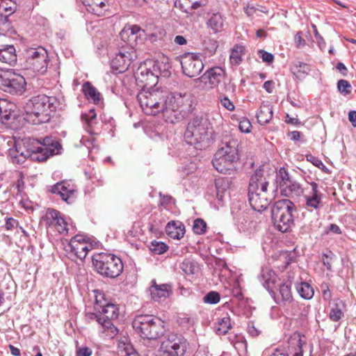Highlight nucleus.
Listing matches in <instances>:
<instances>
[{
  "mask_svg": "<svg viewBox=\"0 0 356 356\" xmlns=\"http://www.w3.org/2000/svg\"><path fill=\"white\" fill-rule=\"evenodd\" d=\"M291 284L290 282H284L279 284L278 293H270L274 300L279 305H286L293 300L292 293L291 291Z\"/></svg>",
  "mask_w": 356,
  "mask_h": 356,
  "instance_id": "nucleus-26",
  "label": "nucleus"
},
{
  "mask_svg": "<svg viewBox=\"0 0 356 356\" xmlns=\"http://www.w3.org/2000/svg\"><path fill=\"white\" fill-rule=\"evenodd\" d=\"M8 26L9 24L6 15L0 14V34H3L8 29Z\"/></svg>",
  "mask_w": 356,
  "mask_h": 356,
  "instance_id": "nucleus-58",
  "label": "nucleus"
},
{
  "mask_svg": "<svg viewBox=\"0 0 356 356\" xmlns=\"http://www.w3.org/2000/svg\"><path fill=\"white\" fill-rule=\"evenodd\" d=\"M220 102L221 103V105L228 111H232L234 110L235 107L234 104L227 97L220 95Z\"/></svg>",
  "mask_w": 356,
  "mask_h": 356,
  "instance_id": "nucleus-53",
  "label": "nucleus"
},
{
  "mask_svg": "<svg viewBox=\"0 0 356 356\" xmlns=\"http://www.w3.org/2000/svg\"><path fill=\"white\" fill-rule=\"evenodd\" d=\"M207 24L213 33L220 32L225 24V17L220 13H212L209 15Z\"/></svg>",
  "mask_w": 356,
  "mask_h": 356,
  "instance_id": "nucleus-29",
  "label": "nucleus"
},
{
  "mask_svg": "<svg viewBox=\"0 0 356 356\" xmlns=\"http://www.w3.org/2000/svg\"><path fill=\"white\" fill-rule=\"evenodd\" d=\"M168 235L173 239H180L185 234V227L181 222L171 221L165 227Z\"/></svg>",
  "mask_w": 356,
  "mask_h": 356,
  "instance_id": "nucleus-30",
  "label": "nucleus"
},
{
  "mask_svg": "<svg viewBox=\"0 0 356 356\" xmlns=\"http://www.w3.org/2000/svg\"><path fill=\"white\" fill-rule=\"evenodd\" d=\"M49 191L53 194L58 195L63 201L70 204L74 199L76 190L74 185L63 181L51 186Z\"/></svg>",
  "mask_w": 356,
  "mask_h": 356,
  "instance_id": "nucleus-19",
  "label": "nucleus"
},
{
  "mask_svg": "<svg viewBox=\"0 0 356 356\" xmlns=\"http://www.w3.org/2000/svg\"><path fill=\"white\" fill-rule=\"evenodd\" d=\"M199 79L211 88L220 87L222 90L227 91L232 88V90H234L233 86H225V72L220 67L209 69Z\"/></svg>",
  "mask_w": 356,
  "mask_h": 356,
  "instance_id": "nucleus-13",
  "label": "nucleus"
},
{
  "mask_svg": "<svg viewBox=\"0 0 356 356\" xmlns=\"http://www.w3.org/2000/svg\"><path fill=\"white\" fill-rule=\"evenodd\" d=\"M343 302L339 298L333 300L332 303L330 304V311L329 313V318L333 322H338L343 317V312L342 308L343 307Z\"/></svg>",
  "mask_w": 356,
  "mask_h": 356,
  "instance_id": "nucleus-32",
  "label": "nucleus"
},
{
  "mask_svg": "<svg viewBox=\"0 0 356 356\" xmlns=\"http://www.w3.org/2000/svg\"><path fill=\"white\" fill-rule=\"evenodd\" d=\"M180 268L187 275H195L200 269L197 262L191 259H185L180 264Z\"/></svg>",
  "mask_w": 356,
  "mask_h": 356,
  "instance_id": "nucleus-36",
  "label": "nucleus"
},
{
  "mask_svg": "<svg viewBox=\"0 0 356 356\" xmlns=\"http://www.w3.org/2000/svg\"><path fill=\"white\" fill-rule=\"evenodd\" d=\"M168 246L163 242L154 241L149 245V250L156 254H161L165 252Z\"/></svg>",
  "mask_w": 356,
  "mask_h": 356,
  "instance_id": "nucleus-45",
  "label": "nucleus"
},
{
  "mask_svg": "<svg viewBox=\"0 0 356 356\" xmlns=\"http://www.w3.org/2000/svg\"><path fill=\"white\" fill-rule=\"evenodd\" d=\"M213 134L207 120L195 118L188 122L184 138L188 144L202 149L209 145L213 139Z\"/></svg>",
  "mask_w": 356,
  "mask_h": 356,
  "instance_id": "nucleus-4",
  "label": "nucleus"
},
{
  "mask_svg": "<svg viewBox=\"0 0 356 356\" xmlns=\"http://www.w3.org/2000/svg\"><path fill=\"white\" fill-rule=\"evenodd\" d=\"M92 350L87 346L77 347L76 350V356H91Z\"/></svg>",
  "mask_w": 356,
  "mask_h": 356,
  "instance_id": "nucleus-54",
  "label": "nucleus"
},
{
  "mask_svg": "<svg viewBox=\"0 0 356 356\" xmlns=\"http://www.w3.org/2000/svg\"><path fill=\"white\" fill-rule=\"evenodd\" d=\"M16 61L17 55L14 46H2V48L0 49V62L13 65Z\"/></svg>",
  "mask_w": 356,
  "mask_h": 356,
  "instance_id": "nucleus-31",
  "label": "nucleus"
},
{
  "mask_svg": "<svg viewBox=\"0 0 356 356\" xmlns=\"http://www.w3.org/2000/svg\"><path fill=\"white\" fill-rule=\"evenodd\" d=\"M238 145V140L234 136L226 135L223 137L212 160L213 165L218 172L227 174L232 170L240 159Z\"/></svg>",
  "mask_w": 356,
  "mask_h": 356,
  "instance_id": "nucleus-3",
  "label": "nucleus"
},
{
  "mask_svg": "<svg viewBox=\"0 0 356 356\" xmlns=\"http://www.w3.org/2000/svg\"><path fill=\"white\" fill-rule=\"evenodd\" d=\"M133 328L142 338L154 340L163 335L164 322L150 315H138L132 323Z\"/></svg>",
  "mask_w": 356,
  "mask_h": 356,
  "instance_id": "nucleus-6",
  "label": "nucleus"
},
{
  "mask_svg": "<svg viewBox=\"0 0 356 356\" xmlns=\"http://www.w3.org/2000/svg\"><path fill=\"white\" fill-rule=\"evenodd\" d=\"M273 118V106L270 104L263 103L257 113L258 122L261 124L268 123Z\"/></svg>",
  "mask_w": 356,
  "mask_h": 356,
  "instance_id": "nucleus-33",
  "label": "nucleus"
},
{
  "mask_svg": "<svg viewBox=\"0 0 356 356\" xmlns=\"http://www.w3.org/2000/svg\"><path fill=\"white\" fill-rule=\"evenodd\" d=\"M310 185L312 187V194L305 196V205L309 211L317 210L322 206V194L318 191V184L316 182H311Z\"/></svg>",
  "mask_w": 356,
  "mask_h": 356,
  "instance_id": "nucleus-25",
  "label": "nucleus"
},
{
  "mask_svg": "<svg viewBox=\"0 0 356 356\" xmlns=\"http://www.w3.org/2000/svg\"><path fill=\"white\" fill-rule=\"evenodd\" d=\"M291 179L289 172L284 168H281L277 173V182L279 184L280 188H282L284 183L289 182Z\"/></svg>",
  "mask_w": 356,
  "mask_h": 356,
  "instance_id": "nucleus-46",
  "label": "nucleus"
},
{
  "mask_svg": "<svg viewBox=\"0 0 356 356\" xmlns=\"http://www.w3.org/2000/svg\"><path fill=\"white\" fill-rule=\"evenodd\" d=\"M295 211L294 204L288 199L277 201L271 210L272 220L274 226L281 232H286L294 225L293 212Z\"/></svg>",
  "mask_w": 356,
  "mask_h": 356,
  "instance_id": "nucleus-7",
  "label": "nucleus"
},
{
  "mask_svg": "<svg viewBox=\"0 0 356 356\" xmlns=\"http://www.w3.org/2000/svg\"><path fill=\"white\" fill-rule=\"evenodd\" d=\"M348 119L353 127H356V111H351L349 112Z\"/></svg>",
  "mask_w": 356,
  "mask_h": 356,
  "instance_id": "nucleus-64",
  "label": "nucleus"
},
{
  "mask_svg": "<svg viewBox=\"0 0 356 356\" xmlns=\"http://www.w3.org/2000/svg\"><path fill=\"white\" fill-rule=\"evenodd\" d=\"M272 195L268 191H257L256 185L252 184L248 190L249 203L255 211L261 212L268 207L272 200Z\"/></svg>",
  "mask_w": 356,
  "mask_h": 356,
  "instance_id": "nucleus-15",
  "label": "nucleus"
},
{
  "mask_svg": "<svg viewBox=\"0 0 356 356\" xmlns=\"http://www.w3.org/2000/svg\"><path fill=\"white\" fill-rule=\"evenodd\" d=\"M231 327V319L226 315L218 319L215 329L217 334L224 335L228 332Z\"/></svg>",
  "mask_w": 356,
  "mask_h": 356,
  "instance_id": "nucleus-39",
  "label": "nucleus"
},
{
  "mask_svg": "<svg viewBox=\"0 0 356 356\" xmlns=\"http://www.w3.org/2000/svg\"><path fill=\"white\" fill-rule=\"evenodd\" d=\"M118 349L122 356H140L127 338L119 341Z\"/></svg>",
  "mask_w": 356,
  "mask_h": 356,
  "instance_id": "nucleus-37",
  "label": "nucleus"
},
{
  "mask_svg": "<svg viewBox=\"0 0 356 356\" xmlns=\"http://www.w3.org/2000/svg\"><path fill=\"white\" fill-rule=\"evenodd\" d=\"M81 120L88 124L90 129H92L97 123V115L95 110L92 108L88 113H83L81 115Z\"/></svg>",
  "mask_w": 356,
  "mask_h": 356,
  "instance_id": "nucleus-44",
  "label": "nucleus"
},
{
  "mask_svg": "<svg viewBox=\"0 0 356 356\" xmlns=\"http://www.w3.org/2000/svg\"><path fill=\"white\" fill-rule=\"evenodd\" d=\"M136 80L144 83L138 92L137 99L146 115L161 114L168 123H175L192 111L193 99L188 93H170L154 88H147V85L154 84L157 76L147 68H140Z\"/></svg>",
  "mask_w": 356,
  "mask_h": 356,
  "instance_id": "nucleus-1",
  "label": "nucleus"
},
{
  "mask_svg": "<svg viewBox=\"0 0 356 356\" xmlns=\"http://www.w3.org/2000/svg\"><path fill=\"white\" fill-rule=\"evenodd\" d=\"M17 225V221L13 218H7L5 224V227L7 230H11L13 229L15 226Z\"/></svg>",
  "mask_w": 356,
  "mask_h": 356,
  "instance_id": "nucleus-61",
  "label": "nucleus"
},
{
  "mask_svg": "<svg viewBox=\"0 0 356 356\" xmlns=\"http://www.w3.org/2000/svg\"><path fill=\"white\" fill-rule=\"evenodd\" d=\"M234 339H236V341H232V343L236 349H240L242 348H246V343L243 341L242 336H234Z\"/></svg>",
  "mask_w": 356,
  "mask_h": 356,
  "instance_id": "nucleus-56",
  "label": "nucleus"
},
{
  "mask_svg": "<svg viewBox=\"0 0 356 356\" xmlns=\"http://www.w3.org/2000/svg\"><path fill=\"white\" fill-rule=\"evenodd\" d=\"M196 165L194 163H190L179 170L181 177L185 178L186 177L192 175L196 170Z\"/></svg>",
  "mask_w": 356,
  "mask_h": 356,
  "instance_id": "nucleus-49",
  "label": "nucleus"
},
{
  "mask_svg": "<svg viewBox=\"0 0 356 356\" xmlns=\"http://www.w3.org/2000/svg\"><path fill=\"white\" fill-rule=\"evenodd\" d=\"M259 54L264 62L270 63L273 61L274 56L272 54L268 53L264 50H259Z\"/></svg>",
  "mask_w": 356,
  "mask_h": 356,
  "instance_id": "nucleus-57",
  "label": "nucleus"
},
{
  "mask_svg": "<svg viewBox=\"0 0 356 356\" xmlns=\"http://www.w3.org/2000/svg\"><path fill=\"white\" fill-rule=\"evenodd\" d=\"M181 65L183 73L191 78L198 76L204 69V64L200 56L192 53L181 56Z\"/></svg>",
  "mask_w": 356,
  "mask_h": 356,
  "instance_id": "nucleus-16",
  "label": "nucleus"
},
{
  "mask_svg": "<svg viewBox=\"0 0 356 356\" xmlns=\"http://www.w3.org/2000/svg\"><path fill=\"white\" fill-rule=\"evenodd\" d=\"M280 192L285 197H298L303 191L298 182L291 179L289 182H285V185L282 184Z\"/></svg>",
  "mask_w": 356,
  "mask_h": 356,
  "instance_id": "nucleus-28",
  "label": "nucleus"
},
{
  "mask_svg": "<svg viewBox=\"0 0 356 356\" xmlns=\"http://www.w3.org/2000/svg\"><path fill=\"white\" fill-rule=\"evenodd\" d=\"M207 223L201 218L194 220L193 230L197 234H203L206 232Z\"/></svg>",
  "mask_w": 356,
  "mask_h": 356,
  "instance_id": "nucleus-48",
  "label": "nucleus"
},
{
  "mask_svg": "<svg viewBox=\"0 0 356 356\" xmlns=\"http://www.w3.org/2000/svg\"><path fill=\"white\" fill-rule=\"evenodd\" d=\"M337 88L341 93L348 95L351 92L352 87L348 81L341 79L337 83Z\"/></svg>",
  "mask_w": 356,
  "mask_h": 356,
  "instance_id": "nucleus-50",
  "label": "nucleus"
},
{
  "mask_svg": "<svg viewBox=\"0 0 356 356\" xmlns=\"http://www.w3.org/2000/svg\"><path fill=\"white\" fill-rule=\"evenodd\" d=\"M238 127L242 132L248 133L250 131L251 124L248 120H243L240 122Z\"/></svg>",
  "mask_w": 356,
  "mask_h": 356,
  "instance_id": "nucleus-60",
  "label": "nucleus"
},
{
  "mask_svg": "<svg viewBox=\"0 0 356 356\" xmlns=\"http://www.w3.org/2000/svg\"><path fill=\"white\" fill-rule=\"evenodd\" d=\"M296 290L300 296L307 300L311 299L314 294L312 286L307 282H300L296 285Z\"/></svg>",
  "mask_w": 356,
  "mask_h": 356,
  "instance_id": "nucleus-41",
  "label": "nucleus"
},
{
  "mask_svg": "<svg viewBox=\"0 0 356 356\" xmlns=\"http://www.w3.org/2000/svg\"><path fill=\"white\" fill-rule=\"evenodd\" d=\"M56 99L44 95L33 97L24 106V119L33 124L48 122L56 109Z\"/></svg>",
  "mask_w": 356,
  "mask_h": 356,
  "instance_id": "nucleus-2",
  "label": "nucleus"
},
{
  "mask_svg": "<svg viewBox=\"0 0 356 356\" xmlns=\"http://www.w3.org/2000/svg\"><path fill=\"white\" fill-rule=\"evenodd\" d=\"M307 160L312 163L314 165L317 167H320V165H323L322 161L318 159L317 157L314 156L312 154L307 155Z\"/></svg>",
  "mask_w": 356,
  "mask_h": 356,
  "instance_id": "nucleus-62",
  "label": "nucleus"
},
{
  "mask_svg": "<svg viewBox=\"0 0 356 356\" xmlns=\"http://www.w3.org/2000/svg\"><path fill=\"white\" fill-rule=\"evenodd\" d=\"M206 3L207 0H177L175 2V4L179 5L186 13H189L192 10L204 6Z\"/></svg>",
  "mask_w": 356,
  "mask_h": 356,
  "instance_id": "nucleus-35",
  "label": "nucleus"
},
{
  "mask_svg": "<svg viewBox=\"0 0 356 356\" xmlns=\"http://www.w3.org/2000/svg\"><path fill=\"white\" fill-rule=\"evenodd\" d=\"M259 280L270 293L274 294V289L279 281V277L272 269L263 268L259 276Z\"/></svg>",
  "mask_w": 356,
  "mask_h": 356,
  "instance_id": "nucleus-22",
  "label": "nucleus"
},
{
  "mask_svg": "<svg viewBox=\"0 0 356 356\" xmlns=\"http://www.w3.org/2000/svg\"><path fill=\"white\" fill-rule=\"evenodd\" d=\"M220 300V294L216 291H210L204 297V302L209 304H216Z\"/></svg>",
  "mask_w": 356,
  "mask_h": 356,
  "instance_id": "nucleus-51",
  "label": "nucleus"
},
{
  "mask_svg": "<svg viewBox=\"0 0 356 356\" xmlns=\"http://www.w3.org/2000/svg\"><path fill=\"white\" fill-rule=\"evenodd\" d=\"M321 289L323 291V298L324 300L327 301L331 300L332 294L327 284L322 285Z\"/></svg>",
  "mask_w": 356,
  "mask_h": 356,
  "instance_id": "nucleus-59",
  "label": "nucleus"
},
{
  "mask_svg": "<svg viewBox=\"0 0 356 356\" xmlns=\"http://www.w3.org/2000/svg\"><path fill=\"white\" fill-rule=\"evenodd\" d=\"M269 178V175H266L264 168L260 166L251 176L248 190L251 188L252 184H254L256 185L257 191H258V188H260V191H268Z\"/></svg>",
  "mask_w": 356,
  "mask_h": 356,
  "instance_id": "nucleus-23",
  "label": "nucleus"
},
{
  "mask_svg": "<svg viewBox=\"0 0 356 356\" xmlns=\"http://www.w3.org/2000/svg\"><path fill=\"white\" fill-rule=\"evenodd\" d=\"M103 317L101 316V314L99 313H92V312H88L86 314V320L88 323H90L93 321H95L98 323V324L101 326L102 328V318Z\"/></svg>",
  "mask_w": 356,
  "mask_h": 356,
  "instance_id": "nucleus-52",
  "label": "nucleus"
},
{
  "mask_svg": "<svg viewBox=\"0 0 356 356\" xmlns=\"http://www.w3.org/2000/svg\"><path fill=\"white\" fill-rule=\"evenodd\" d=\"M83 92L86 98L92 102L94 104H98L101 101V94L90 82H86L83 85Z\"/></svg>",
  "mask_w": 356,
  "mask_h": 356,
  "instance_id": "nucleus-34",
  "label": "nucleus"
},
{
  "mask_svg": "<svg viewBox=\"0 0 356 356\" xmlns=\"http://www.w3.org/2000/svg\"><path fill=\"white\" fill-rule=\"evenodd\" d=\"M291 72L299 79L305 77L311 71L310 66L305 63L297 61L291 68Z\"/></svg>",
  "mask_w": 356,
  "mask_h": 356,
  "instance_id": "nucleus-38",
  "label": "nucleus"
},
{
  "mask_svg": "<svg viewBox=\"0 0 356 356\" xmlns=\"http://www.w3.org/2000/svg\"><path fill=\"white\" fill-rule=\"evenodd\" d=\"M245 48L242 45H235L232 49L229 60L232 65H239L242 60V56L244 54Z\"/></svg>",
  "mask_w": 356,
  "mask_h": 356,
  "instance_id": "nucleus-42",
  "label": "nucleus"
},
{
  "mask_svg": "<svg viewBox=\"0 0 356 356\" xmlns=\"http://www.w3.org/2000/svg\"><path fill=\"white\" fill-rule=\"evenodd\" d=\"M26 63L34 72L44 74L49 63L47 51L42 47L29 49L26 51Z\"/></svg>",
  "mask_w": 356,
  "mask_h": 356,
  "instance_id": "nucleus-10",
  "label": "nucleus"
},
{
  "mask_svg": "<svg viewBox=\"0 0 356 356\" xmlns=\"http://www.w3.org/2000/svg\"><path fill=\"white\" fill-rule=\"evenodd\" d=\"M102 320V332L110 337L113 338L118 333V329L113 325V321L119 316V308L113 303H108L103 307L100 312Z\"/></svg>",
  "mask_w": 356,
  "mask_h": 356,
  "instance_id": "nucleus-12",
  "label": "nucleus"
},
{
  "mask_svg": "<svg viewBox=\"0 0 356 356\" xmlns=\"http://www.w3.org/2000/svg\"><path fill=\"white\" fill-rule=\"evenodd\" d=\"M136 58V51L133 47L122 46L111 58V68L118 73L124 72Z\"/></svg>",
  "mask_w": 356,
  "mask_h": 356,
  "instance_id": "nucleus-9",
  "label": "nucleus"
},
{
  "mask_svg": "<svg viewBox=\"0 0 356 356\" xmlns=\"http://www.w3.org/2000/svg\"><path fill=\"white\" fill-rule=\"evenodd\" d=\"M43 220L47 227H54L59 234H68V224L59 211L49 209Z\"/></svg>",
  "mask_w": 356,
  "mask_h": 356,
  "instance_id": "nucleus-17",
  "label": "nucleus"
},
{
  "mask_svg": "<svg viewBox=\"0 0 356 356\" xmlns=\"http://www.w3.org/2000/svg\"><path fill=\"white\" fill-rule=\"evenodd\" d=\"M151 298L154 301H159L162 298H166L172 293V288L170 284H158L155 280H152L149 288Z\"/></svg>",
  "mask_w": 356,
  "mask_h": 356,
  "instance_id": "nucleus-24",
  "label": "nucleus"
},
{
  "mask_svg": "<svg viewBox=\"0 0 356 356\" xmlns=\"http://www.w3.org/2000/svg\"><path fill=\"white\" fill-rule=\"evenodd\" d=\"M186 350L185 342L172 336L163 340L156 356H183Z\"/></svg>",
  "mask_w": 356,
  "mask_h": 356,
  "instance_id": "nucleus-14",
  "label": "nucleus"
},
{
  "mask_svg": "<svg viewBox=\"0 0 356 356\" xmlns=\"http://www.w3.org/2000/svg\"><path fill=\"white\" fill-rule=\"evenodd\" d=\"M39 145L38 139L33 138H24L15 140L13 147L8 149V156L13 164L22 165L27 159L33 161L42 162L45 157L38 154L37 150Z\"/></svg>",
  "mask_w": 356,
  "mask_h": 356,
  "instance_id": "nucleus-5",
  "label": "nucleus"
},
{
  "mask_svg": "<svg viewBox=\"0 0 356 356\" xmlns=\"http://www.w3.org/2000/svg\"><path fill=\"white\" fill-rule=\"evenodd\" d=\"M302 344V340L298 339L296 344L298 348L293 354V356H303Z\"/></svg>",
  "mask_w": 356,
  "mask_h": 356,
  "instance_id": "nucleus-63",
  "label": "nucleus"
},
{
  "mask_svg": "<svg viewBox=\"0 0 356 356\" xmlns=\"http://www.w3.org/2000/svg\"><path fill=\"white\" fill-rule=\"evenodd\" d=\"M90 247V245L88 243L86 236L76 234L68 243L67 250H70L77 258L83 259L87 256Z\"/></svg>",
  "mask_w": 356,
  "mask_h": 356,
  "instance_id": "nucleus-18",
  "label": "nucleus"
},
{
  "mask_svg": "<svg viewBox=\"0 0 356 356\" xmlns=\"http://www.w3.org/2000/svg\"><path fill=\"white\" fill-rule=\"evenodd\" d=\"M301 31L298 32L294 37V42L297 48H300L306 44V41L302 36Z\"/></svg>",
  "mask_w": 356,
  "mask_h": 356,
  "instance_id": "nucleus-55",
  "label": "nucleus"
},
{
  "mask_svg": "<svg viewBox=\"0 0 356 356\" xmlns=\"http://www.w3.org/2000/svg\"><path fill=\"white\" fill-rule=\"evenodd\" d=\"M15 10V5L12 0H0V14L6 15L7 19Z\"/></svg>",
  "mask_w": 356,
  "mask_h": 356,
  "instance_id": "nucleus-43",
  "label": "nucleus"
},
{
  "mask_svg": "<svg viewBox=\"0 0 356 356\" xmlns=\"http://www.w3.org/2000/svg\"><path fill=\"white\" fill-rule=\"evenodd\" d=\"M13 106V104L8 103L6 100L0 101V120L3 122L8 121L12 118L13 113L12 108Z\"/></svg>",
  "mask_w": 356,
  "mask_h": 356,
  "instance_id": "nucleus-40",
  "label": "nucleus"
},
{
  "mask_svg": "<svg viewBox=\"0 0 356 356\" xmlns=\"http://www.w3.org/2000/svg\"><path fill=\"white\" fill-rule=\"evenodd\" d=\"M38 142L39 145L36 146L38 147L37 152L38 154H42V156L45 157V161L49 156L58 154L61 148L60 144L51 137H45L42 141L38 140Z\"/></svg>",
  "mask_w": 356,
  "mask_h": 356,
  "instance_id": "nucleus-20",
  "label": "nucleus"
},
{
  "mask_svg": "<svg viewBox=\"0 0 356 356\" xmlns=\"http://www.w3.org/2000/svg\"><path fill=\"white\" fill-rule=\"evenodd\" d=\"M236 225L240 232L251 233L255 230L257 222L251 215L242 212L236 220Z\"/></svg>",
  "mask_w": 356,
  "mask_h": 356,
  "instance_id": "nucleus-27",
  "label": "nucleus"
},
{
  "mask_svg": "<svg viewBox=\"0 0 356 356\" xmlns=\"http://www.w3.org/2000/svg\"><path fill=\"white\" fill-rule=\"evenodd\" d=\"M225 182L223 179H218L215 181V186L216 188V197L219 201H222L224 193L226 190Z\"/></svg>",
  "mask_w": 356,
  "mask_h": 356,
  "instance_id": "nucleus-47",
  "label": "nucleus"
},
{
  "mask_svg": "<svg viewBox=\"0 0 356 356\" xmlns=\"http://www.w3.org/2000/svg\"><path fill=\"white\" fill-rule=\"evenodd\" d=\"M3 78L0 86L3 91L12 95H22L26 90V83L21 74L13 70H7Z\"/></svg>",
  "mask_w": 356,
  "mask_h": 356,
  "instance_id": "nucleus-11",
  "label": "nucleus"
},
{
  "mask_svg": "<svg viewBox=\"0 0 356 356\" xmlns=\"http://www.w3.org/2000/svg\"><path fill=\"white\" fill-rule=\"evenodd\" d=\"M92 264L95 270L106 277L115 278L123 270L121 259L110 253L101 252L93 255Z\"/></svg>",
  "mask_w": 356,
  "mask_h": 356,
  "instance_id": "nucleus-8",
  "label": "nucleus"
},
{
  "mask_svg": "<svg viewBox=\"0 0 356 356\" xmlns=\"http://www.w3.org/2000/svg\"><path fill=\"white\" fill-rule=\"evenodd\" d=\"M125 35L128 36L127 40L131 44L129 46L131 47L133 44L137 45L143 43L145 39V31L137 25L125 28L121 33L122 38H124Z\"/></svg>",
  "mask_w": 356,
  "mask_h": 356,
  "instance_id": "nucleus-21",
  "label": "nucleus"
}]
</instances>
